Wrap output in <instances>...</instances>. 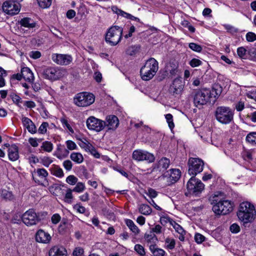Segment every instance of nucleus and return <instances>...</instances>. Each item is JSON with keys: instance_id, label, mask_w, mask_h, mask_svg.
<instances>
[{"instance_id": "1", "label": "nucleus", "mask_w": 256, "mask_h": 256, "mask_svg": "<svg viewBox=\"0 0 256 256\" xmlns=\"http://www.w3.org/2000/svg\"><path fill=\"white\" fill-rule=\"evenodd\" d=\"M209 200L212 205L213 212L217 215L226 214L233 210L231 201L225 200L222 192L214 194L210 198Z\"/></svg>"}, {"instance_id": "2", "label": "nucleus", "mask_w": 256, "mask_h": 256, "mask_svg": "<svg viewBox=\"0 0 256 256\" xmlns=\"http://www.w3.org/2000/svg\"><path fill=\"white\" fill-rule=\"evenodd\" d=\"M256 210L254 204L248 202H244L240 204L237 216L244 224L252 222L256 218Z\"/></svg>"}, {"instance_id": "3", "label": "nucleus", "mask_w": 256, "mask_h": 256, "mask_svg": "<svg viewBox=\"0 0 256 256\" xmlns=\"http://www.w3.org/2000/svg\"><path fill=\"white\" fill-rule=\"evenodd\" d=\"M158 69V62L154 58H149L140 69V74L142 78L144 80L152 79Z\"/></svg>"}, {"instance_id": "4", "label": "nucleus", "mask_w": 256, "mask_h": 256, "mask_svg": "<svg viewBox=\"0 0 256 256\" xmlns=\"http://www.w3.org/2000/svg\"><path fill=\"white\" fill-rule=\"evenodd\" d=\"M211 90L208 88L195 90L192 93L194 103L196 106L202 107L210 102Z\"/></svg>"}, {"instance_id": "5", "label": "nucleus", "mask_w": 256, "mask_h": 256, "mask_svg": "<svg viewBox=\"0 0 256 256\" xmlns=\"http://www.w3.org/2000/svg\"><path fill=\"white\" fill-rule=\"evenodd\" d=\"M215 116L220 122L228 124L233 120L234 112L229 107L218 106L216 110Z\"/></svg>"}, {"instance_id": "6", "label": "nucleus", "mask_w": 256, "mask_h": 256, "mask_svg": "<svg viewBox=\"0 0 256 256\" xmlns=\"http://www.w3.org/2000/svg\"><path fill=\"white\" fill-rule=\"evenodd\" d=\"M122 33V29L118 26L111 27L106 35V40L111 46L116 45L120 41Z\"/></svg>"}, {"instance_id": "7", "label": "nucleus", "mask_w": 256, "mask_h": 256, "mask_svg": "<svg viewBox=\"0 0 256 256\" xmlns=\"http://www.w3.org/2000/svg\"><path fill=\"white\" fill-rule=\"evenodd\" d=\"M188 173L190 175L196 176L201 172L204 169V161L199 158H190L188 159Z\"/></svg>"}, {"instance_id": "8", "label": "nucleus", "mask_w": 256, "mask_h": 256, "mask_svg": "<svg viewBox=\"0 0 256 256\" xmlns=\"http://www.w3.org/2000/svg\"><path fill=\"white\" fill-rule=\"evenodd\" d=\"M74 100V103L78 106H87L94 102V96L92 94L84 92L77 94Z\"/></svg>"}, {"instance_id": "9", "label": "nucleus", "mask_w": 256, "mask_h": 256, "mask_svg": "<svg viewBox=\"0 0 256 256\" xmlns=\"http://www.w3.org/2000/svg\"><path fill=\"white\" fill-rule=\"evenodd\" d=\"M186 187L190 193L196 195L204 190V185L196 176H192L188 182Z\"/></svg>"}, {"instance_id": "10", "label": "nucleus", "mask_w": 256, "mask_h": 256, "mask_svg": "<svg viewBox=\"0 0 256 256\" xmlns=\"http://www.w3.org/2000/svg\"><path fill=\"white\" fill-rule=\"evenodd\" d=\"M22 220L26 226H32L36 224L40 219L34 210L30 209L22 216Z\"/></svg>"}, {"instance_id": "11", "label": "nucleus", "mask_w": 256, "mask_h": 256, "mask_svg": "<svg viewBox=\"0 0 256 256\" xmlns=\"http://www.w3.org/2000/svg\"><path fill=\"white\" fill-rule=\"evenodd\" d=\"M87 128L92 130L100 132L106 126V122L94 116H90L86 120Z\"/></svg>"}, {"instance_id": "12", "label": "nucleus", "mask_w": 256, "mask_h": 256, "mask_svg": "<svg viewBox=\"0 0 256 256\" xmlns=\"http://www.w3.org/2000/svg\"><path fill=\"white\" fill-rule=\"evenodd\" d=\"M132 157L134 160L138 162L146 160L148 162H152L155 160L154 156L152 154L141 150H134Z\"/></svg>"}, {"instance_id": "13", "label": "nucleus", "mask_w": 256, "mask_h": 256, "mask_svg": "<svg viewBox=\"0 0 256 256\" xmlns=\"http://www.w3.org/2000/svg\"><path fill=\"white\" fill-rule=\"evenodd\" d=\"M3 11L10 15L18 14L20 10V4L14 0H7L2 4Z\"/></svg>"}, {"instance_id": "14", "label": "nucleus", "mask_w": 256, "mask_h": 256, "mask_svg": "<svg viewBox=\"0 0 256 256\" xmlns=\"http://www.w3.org/2000/svg\"><path fill=\"white\" fill-rule=\"evenodd\" d=\"M44 78L50 80H56L62 76V73L56 68L49 67L44 69L42 72Z\"/></svg>"}, {"instance_id": "15", "label": "nucleus", "mask_w": 256, "mask_h": 256, "mask_svg": "<svg viewBox=\"0 0 256 256\" xmlns=\"http://www.w3.org/2000/svg\"><path fill=\"white\" fill-rule=\"evenodd\" d=\"M48 175V172L44 168H37L34 170V171L32 172V177L33 180L38 184L44 186H46L48 185V182H46V184L42 183L40 182V181L37 178V177L40 178V179L46 180Z\"/></svg>"}, {"instance_id": "16", "label": "nucleus", "mask_w": 256, "mask_h": 256, "mask_svg": "<svg viewBox=\"0 0 256 256\" xmlns=\"http://www.w3.org/2000/svg\"><path fill=\"white\" fill-rule=\"evenodd\" d=\"M52 58L54 62L60 65L69 64L72 60L70 55L58 54H52Z\"/></svg>"}, {"instance_id": "17", "label": "nucleus", "mask_w": 256, "mask_h": 256, "mask_svg": "<svg viewBox=\"0 0 256 256\" xmlns=\"http://www.w3.org/2000/svg\"><path fill=\"white\" fill-rule=\"evenodd\" d=\"M181 172L180 170L176 168H172L166 172L163 176L168 178V182L170 184L175 183L180 178Z\"/></svg>"}, {"instance_id": "18", "label": "nucleus", "mask_w": 256, "mask_h": 256, "mask_svg": "<svg viewBox=\"0 0 256 256\" xmlns=\"http://www.w3.org/2000/svg\"><path fill=\"white\" fill-rule=\"evenodd\" d=\"M184 88V84L181 79L178 78H175L170 88V92L173 95L178 94L182 91Z\"/></svg>"}, {"instance_id": "19", "label": "nucleus", "mask_w": 256, "mask_h": 256, "mask_svg": "<svg viewBox=\"0 0 256 256\" xmlns=\"http://www.w3.org/2000/svg\"><path fill=\"white\" fill-rule=\"evenodd\" d=\"M51 240V236L48 232L42 230H39L36 234V240L37 242L48 244Z\"/></svg>"}, {"instance_id": "20", "label": "nucleus", "mask_w": 256, "mask_h": 256, "mask_svg": "<svg viewBox=\"0 0 256 256\" xmlns=\"http://www.w3.org/2000/svg\"><path fill=\"white\" fill-rule=\"evenodd\" d=\"M106 120V126H107L108 130H114L119 124L118 119L116 116H108Z\"/></svg>"}, {"instance_id": "21", "label": "nucleus", "mask_w": 256, "mask_h": 256, "mask_svg": "<svg viewBox=\"0 0 256 256\" xmlns=\"http://www.w3.org/2000/svg\"><path fill=\"white\" fill-rule=\"evenodd\" d=\"M170 164V160L169 159L166 158H162L156 164L154 168L160 172H164L168 168Z\"/></svg>"}, {"instance_id": "22", "label": "nucleus", "mask_w": 256, "mask_h": 256, "mask_svg": "<svg viewBox=\"0 0 256 256\" xmlns=\"http://www.w3.org/2000/svg\"><path fill=\"white\" fill-rule=\"evenodd\" d=\"M50 256H67L66 250L62 247L54 246L49 251Z\"/></svg>"}, {"instance_id": "23", "label": "nucleus", "mask_w": 256, "mask_h": 256, "mask_svg": "<svg viewBox=\"0 0 256 256\" xmlns=\"http://www.w3.org/2000/svg\"><path fill=\"white\" fill-rule=\"evenodd\" d=\"M8 156L12 161H16L18 158V148L16 144H12L9 148Z\"/></svg>"}, {"instance_id": "24", "label": "nucleus", "mask_w": 256, "mask_h": 256, "mask_svg": "<svg viewBox=\"0 0 256 256\" xmlns=\"http://www.w3.org/2000/svg\"><path fill=\"white\" fill-rule=\"evenodd\" d=\"M21 73L24 78L26 80L32 82L34 80L33 73L30 70L27 68L24 67L22 68Z\"/></svg>"}, {"instance_id": "25", "label": "nucleus", "mask_w": 256, "mask_h": 256, "mask_svg": "<svg viewBox=\"0 0 256 256\" xmlns=\"http://www.w3.org/2000/svg\"><path fill=\"white\" fill-rule=\"evenodd\" d=\"M149 248L153 256H164L166 254V252L164 250L158 248L155 244H150L149 246Z\"/></svg>"}, {"instance_id": "26", "label": "nucleus", "mask_w": 256, "mask_h": 256, "mask_svg": "<svg viewBox=\"0 0 256 256\" xmlns=\"http://www.w3.org/2000/svg\"><path fill=\"white\" fill-rule=\"evenodd\" d=\"M20 23L22 26L28 28H33L36 26V23L34 20L28 18H22L20 20Z\"/></svg>"}, {"instance_id": "27", "label": "nucleus", "mask_w": 256, "mask_h": 256, "mask_svg": "<svg viewBox=\"0 0 256 256\" xmlns=\"http://www.w3.org/2000/svg\"><path fill=\"white\" fill-rule=\"evenodd\" d=\"M126 226L128 227L130 230L135 234H138L140 232V230L138 227L134 224L133 221L131 220L127 219L126 220Z\"/></svg>"}, {"instance_id": "28", "label": "nucleus", "mask_w": 256, "mask_h": 256, "mask_svg": "<svg viewBox=\"0 0 256 256\" xmlns=\"http://www.w3.org/2000/svg\"><path fill=\"white\" fill-rule=\"evenodd\" d=\"M222 90V86L218 84H215L212 87V92H211V97L214 96V98H216L220 96Z\"/></svg>"}, {"instance_id": "29", "label": "nucleus", "mask_w": 256, "mask_h": 256, "mask_svg": "<svg viewBox=\"0 0 256 256\" xmlns=\"http://www.w3.org/2000/svg\"><path fill=\"white\" fill-rule=\"evenodd\" d=\"M70 158L72 161L77 164H80L84 161V157L80 152H72Z\"/></svg>"}, {"instance_id": "30", "label": "nucleus", "mask_w": 256, "mask_h": 256, "mask_svg": "<svg viewBox=\"0 0 256 256\" xmlns=\"http://www.w3.org/2000/svg\"><path fill=\"white\" fill-rule=\"evenodd\" d=\"M138 211L144 215H149L151 214L152 210L148 205L142 204L140 206Z\"/></svg>"}, {"instance_id": "31", "label": "nucleus", "mask_w": 256, "mask_h": 256, "mask_svg": "<svg viewBox=\"0 0 256 256\" xmlns=\"http://www.w3.org/2000/svg\"><path fill=\"white\" fill-rule=\"evenodd\" d=\"M140 49V46L138 45L131 46L126 49V53L131 56H134L138 52Z\"/></svg>"}, {"instance_id": "32", "label": "nucleus", "mask_w": 256, "mask_h": 256, "mask_svg": "<svg viewBox=\"0 0 256 256\" xmlns=\"http://www.w3.org/2000/svg\"><path fill=\"white\" fill-rule=\"evenodd\" d=\"M246 141L252 145H256V132L249 133L246 137Z\"/></svg>"}, {"instance_id": "33", "label": "nucleus", "mask_w": 256, "mask_h": 256, "mask_svg": "<svg viewBox=\"0 0 256 256\" xmlns=\"http://www.w3.org/2000/svg\"><path fill=\"white\" fill-rule=\"evenodd\" d=\"M86 189L84 184L82 182H78L75 187L72 190L74 192L81 193Z\"/></svg>"}, {"instance_id": "34", "label": "nucleus", "mask_w": 256, "mask_h": 256, "mask_svg": "<svg viewBox=\"0 0 256 256\" xmlns=\"http://www.w3.org/2000/svg\"><path fill=\"white\" fill-rule=\"evenodd\" d=\"M41 148L44 151L50 152H51L53 149V145L50 142H44L41 146Z\"/></svg>"}, {"instance_id": "35", "label": "nucleus", "mask_w": 256, "mask_h": 256, "mask_svg": "<svg viewBox=\"0 0 256 256\" xmlns=\"http://www.w3.org/2000/svg\"><path fill=\"white\" fill-rule=\"evenodd\" d=\"M1 194L2 198L6 200H11L14 199L12 192L6 190H2Z\"/></svg>"}, {"instance_id": "36", "label": "nucleus", "mask_w": 256, "mask_h": 256, "mask_svg": "<svg viewBox=\"0 0 256 256\" xmlns=\"http://www.w3.org/2000/svg\"><path fill=\"white\" fill-rule=\"evenodd\" d=\"M144 238L148 243H155L157 241L158 239L156 236L154 234H146L144 236Z\"/></svg>"}, {"instance_id": "37", "label": "nucleus", "mask_w": 256, "mask_h": 256, "mask_svg": "<svg viewBox=\"0 0 256 256\" xmlns=\"http://www.w3.org/2000/svg\"><path fill=\"white\" fill-rule=\"evenodd\" d=\"M170 224L172 226L176 231L180 234H186L185 230L183 228L178 224L175 222H170Z\"/></svg>"}, {"instance_id": "38", "label": "nucleus", "mask_w": 256, "mask_h": 256, "mask_svg": "<svg viewBox=\"0 0 256 256\" xmlns=\"http://www.w3.org/2000/svg\"><path fill=\"white\" fill-rule=\"evenodd\" d=\"M52 174L58 178H62L64 175L62 170L57 166H54Z\"/></svg>"}, {"instance_id": "39", "label": "nucleus", "mask_w": 256, "mask_h": 256, "mask_svg": "<svg viewBox=\"0 0 256 256\" xmlns=\"http://www.w3.org/2000/svg\"><path fill=\"white\" fill-rule=\"evenodd\" d=\"M165 118L166 122L168 124V126L171 130L174 127V124L173 122V116L170 114H168L165 115Z\"/></svg>"}, {"instance_id": "40", "label": "nucleus", "mask_w": 256, "mask_h": 256, "mask_svg": "<svg viewBox=\"0 0 256 256\" xmlns=\"http://www.w3.org/2000/svg\"><path fill=\"white\" fill-rule=\"evenodd\" d=\"M73 190L70 188H68L66 190V194L64 196V201L68 204H70L72 202L73 196L72 192Z\"/></svg>"}, {"instance_id": "41", "label": "nucleus", "mask_w": 256, "mask_h": 256, "mask_svg": "<svg viewBox=\"0 0 256 256\" xmlns=\"http://www.w3.org/2000/svg\"><path fill=\"white\" fill-rule=\"evenodd\" d=\"M40 7L42 8L50 7L52 4V0H37Z\"/></svg>"}, {"instance_id": "42", "label": "nucleus", "mask_w": 256, "mask_h": 256, "mask_svg": "<svg viewBox=\"0 0 256 256\" xmlns=\"http://www.w3.org/2000/svg\"><path fill=\"white\" fill-rule=\"evenodd\" d=\"M166 248L169 250H172L175 247L176 242L174 238H166L165 240Z\"/></svg>"}, {"instance_id": "43", "label": "nucleus", "mask_w": 256, "mask_h": 256, "mask_svg": "<svg viewBox=\"0 0 256 256\" xmlns=\"http://www.w3.org/2000/svg\"><path fill=\"white\" fill-rule=\"evenodd\" d=\"M86 148L90 152L91 154L93 155L96 158H99L100 157V154L91 144H87Z\"/></svg>"}, {"instance_id": "44", "label": "nucleus", "mask_w": 256, "mask_h": 256, "mask_svg": "<svg viewBox=\"0 0 256 256\" xmlns=\"http://www.w3.org/2000/svg\"><path fill=\"white\" fill-rule=\"evenodd\" d=\"M78 178L74 175H70L66 178V182L70 184L74 185L78 182Z\"/></svg>"}, {"instance_id": "45", "label": "nucleus", "mask_w": 256, "mask_h": 256, "mask_svg": "<svg viewBox=\"0 0 256 256\" xmlns=\"http://www.w3.org/2000/svg\"><path fill=\"white\" fill-rule=\"evenodd\" d=\"M189 48L192 50L198 52H200L202 50V47L201 46L194 42L190 43Z\"/></svg>"}, {"instance_id": "46", "label": "nucleus", "mask_w": 256, "mask_h": 256, "mask_svg": "<svg viewBox=\"0 0 256 256\" xmlns=\"http://www.w3.org/2000/svg\"><path fill=\"white\" fill-rule=\"evenodd\" d=\"M246 50L244 47H240L237 49V54L241 58H246Z\"/></svg>"}, {"instance_id": "47", "label": "nucleus", "mask_w": 256, "mask_h": 256, "mask_svg": "<svg viewBox=\"0 0 256 256\" xmlns=\"http://www.w3.org/2000/svg\"><path fill=\"white\" fill-rule=\"evenodd\" d=\"M146 193L150 198V200L156 198L158 196L157 192L152 188H148Z\"/></svg>"}, {"instance_id": "48", "label": "nucleus", "mask_w": 256, "mask_h": 256, "mask_svg": "<svg viewBox=\"0 0 256 256\" xmlns=\"http://www.w3.org/2000/svg\"><path fill=\"white\" fill-rule=\"evenodd\" d=\"M41 162L44 166L48 168L52 162V160L49 157L44 156L41 158Z\"/></svg>"}, {"instance_id": "49", "label": "nucleus", "mask_w": 256, "mask_h": 256, "mask_svg": "<svg viewBox=\"0 0 256 256\" xmlns=\"http://www.w3.org/2000/svg\"><path fill=\"white\" fill-rule=\"evenodd\" d=\"M134 250L140 256H144L146 254L144 248L139 244L135 245Z\"/></svg>"}, {"instance_id": "50", "label": "nucleus", "mask_w": 256, "mask_h": 256, "mask_svg": "<svg viewBox=\"0 0 256 256\" xmlns=\"http://www.w3.org/2000/svg\"><path fill=\"white\" fill-rule=\"evenodd\" d=\"M60 122L62 124L66 126L68 130L72 133H74V130L70 126V124H68V120L64 118H60Z\"/></svg>"}, {"instance_id": "51", "label": "nucleus", "mask_w": 256, "mask_h": 256, "mask_svg": "<svg viewBox=\"0 0 256 256\" xmlns=\"http://www.w3.org/2000/svg\"><path fill=\"white\" fill-rule=\"evenodd\" d=\"M48 124L46 122H43L38 128V132L39 133L44 134L46 133L47 131V127Z\"/></svg>"}, {"instance_id": "52", "label": "nucleus", "mask_w": 256, "mask_h": 256, "mask_svg": "<svg viewBox=\"0 0 256 256\" xmlns=\"http://www.w3.org/2000/svg\"><path fill=\"white\" fill-rule=\"evenodd\" d=\"M202 64V61H200V60L196 58H192L190 62V64L192 68L201 65Z\"/></svg>"}, {"instance_id": "53", "label": "nucleus", "mask_w": 256, "mask_h": 256, "mask_svg": "<svg viewBox=\"0 0 256 256\" xmlns=\"http://www.w3.org/2000/svg\"><path fill=\"white\" fill-rule=\"evenodd\" d=\"M230 230L232 233L237 234L240 231V229L238 224L234 223L230 226Z\"/></svg>"}, {"instance_id": "54", "label": "nucleus", "mask_w": 256, "mask_h": 256, "mask_svg": "<svg viewBox=\"0 0 256 256\" xmlns=\"http://www.w3.org/2000/svg\"><path fill=\"white\" fill-rule=\"evenodd\" d=\"M194 240L198 244H201L204 241L205 237L199 233H196L194 236Z\"/></svg>"}, {"instance_id": "55", "label": "nucleus", "mask_w": 256, "mask_h": 256, "mask_svg": "<svg viewBox=\"0 0 256 256\" xmlns=\"http://www.w3.org/2000/svg\"><path fill=\"white\" fill-rule=\"evenodd\" d=\"M246 38L248 42H254L256 40V34L254 32H248L246 34Z\"/></svg>"}, {"instance_id": "56", "label": "nucleus", "mask_w": 256, "mask_h": 256, "mask_svg": "<svg viewBox=\"0 0 256 256\" xmlns=\"http://www.w3.org/2000/svg\"><path fill=\"white\" fill-rule=\"evenodd\" d=\"M61 217L58 214H53L51 218V220L52 224H56L60 220Z\"/></svg>"}, {"instance_id": "57", "label": "nucleus", "mask_w": 256, "mask_h": 256, "mask_svg": "<svg viewBox=\"0 0 256 256\" xmlns=\"http://www.w3.org/2000/svg\"><path fill=\"white\" fill-rule=\"evenodd\" d=\"M66 144L67 148L70 150H74L76 149V145L72 140H68L66 142Z\"/></svg>"}, {"instance_id": "58", "label": "nucleus", "mask_w": 256, "mask_h": 256, "mask_svg": "<svg viewBox=\"0 0 256 256\" xmlns=\"http://www.w3.org/2000/svg\"><path fill=\"white\" fill-rule=\"evenodd\" d=\"M63 166L66 170L70 171L72 168V164L70 160H66L63 162Z\"/></svg>"}, {"instance_id": "59", "label": "nucleus", "mask_w": 256, "mask_h": 256, "mask_svg": "<svg viewBox=\"0 0 256 256\" xmlns=\"http://www.w3.org/2000/svg\"><path fill=\"white\" fill-rule=\"evenodd\" d=\"M22 220V216L20 214H16L12 218L11 222L14 224H19Z\"/></svg>"}, {"instance_id": "60", "label": "nucleus", "mask_w": 256, "mask_h": 256, "mask_svg": "<svg viewBox=\"0 0 256 256\" xmlns=\"http://www.w3.org/2000/svg\"><path fill=\"white\" fill-rule=\"evenodd\" d=\"M224 26L228 32L230 33H235L238 32V30L236 28L230 24H224Z\"/></svg>"}, {"instance_id": "61", "label": "nucleus", "mask_w": 256, "mask_h": 256, "mask_svg": "<svg viewBox=\"0 0 256 256\" xmlns=\"http://www.w3.org/2000/svg\"><path fill=\"white\" fill-rule=\"evenodd\" d=\"M236 108L238 112L242 110L244 108V102L242 100H240L236 104Z\"/></svg>"}, {"instance_id": "62", "label": "nucleus", "mask_w": 256, "mask_h": 256, "mask_svg": "<svg viewBox=\"0 0 256 256\" xmlns=\"http://www.w3.org/2000/svg\"><path fill=\"white\" fill-rule=\"evenodd\" d=\"M84 250L83 248L80 247L75 248L73 252V254L74 256H80L83 254Z\"/></svg>"}, {"instance_id": "63", "label": "nucleus", "mask_w": 256, "mask_h": 256, "mask_svg": "<svg viewBox=\"0 0 256 256\" xmlns=\"http://www.w3.org/2000/svg\"><path fill=\"white\" fill-rule=\"evenodd\" d=\"M22 120L24 126L26 128L33 122L29 118L24 116L22 118Z\"/></svg>"}, {"instance_id": "64", "label": "nucleus", "mask_w": 256, "mask_h": 256, "mask_svg": "<svg viewBox=\"0 0 256 256\" xmlns=\"http://www.w3.org/2000/svg\"><path fill=\"white\" fill-rule=\"evenodd\" d=\"M246 96L256 102V91L248 92L246 93Z\"/></svg>"}]
</instances>
